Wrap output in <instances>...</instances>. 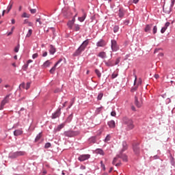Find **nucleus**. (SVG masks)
Instances as JSON below:
<instances>
[{
  "label": "nucleus",
  "mask_w": 175,
  "mask_h": 175,
  "mask_svg": "<svg viewBox=\"0 0 175 175\" xmlns=\"http://www.w3.org/2000/svg\"><path fill=\"white\" fill-rule=\"evenodd\" d=\"M28 27H33V23L32 22H29L27 23Z\"/></svg>",
  "instance_id": "864d4df0"
},
{
  "label": "nucleus",
  "mask_w": 175,
  "mask_h": 175,
  "mask_svg": "<svg viewBox=\"0 0 175 175\" xmlns=\"http://www.w3.org/2000/svg\"><path fill=\"white\" fill-rule=\"evenodd\" d=\"M29 23V21H28V19H25L23 22V24H28Z\"/></svg>",
  "instance_id": "13d9d810"
},
{
  "label": "nucleus",
  "mask_w": 175,
  "mask_h": 175,
  "mask_svg": "<svg viewBox=\"0 0 175 175\" xmlns=\"http://www.w3.org/2000/svg\"><path fill=\"white\" fill-rule=\"evenodd\" d=\"M62 61H64V59L60 58L59 61L54 65V66L49 70V72L51 75H54V73L55 72V69L57 68V66H58V65L61 64Z\"/></svg>",
  "instance_id": "20e7f679"
},
{
  "label": "nucleus",
  "mask_w": 175,
  "mask_h": 175,
  "mask_svg": "<svg viewBox=\"0 0 175 175\" xmlns=\"http://www.w3.org/2000/svg\"><path fill=\"white\" fill-rule=\"evenodd\" d=\"M36 21V23H39L40 25H42V21H40V18H37Z\"/></svg>",
  "instance_id": "5fc2aeb1"
},
{
  "label": "nucleus",
  "mask_w": 175,
  "mask_h": 175,
  "mask_svg": "<svg viewBox=\"0 0 175 175\" xmlns=\"http://www.w3.org/2000/svg\"><path fill=\"white\" fill-rule=\"evenodd\" d=\"M58 92H61V89H56L55 90V93L57 94Z\"/></svg>",
  "instance_id": "6e6d98bb"
},
{
  "label": "nucleus",
  "mask_w": 175,
  "mask_h": 175,
  "mask_svg": "<svg viewBox=\"0 0 175 175\" xmlns=\"http://www.w3.org/2000/svg\"><path fill=\"white\" fill-rule=\"evenodd\" d=\"M42 57H47V52L46 51L43 53Z\"/></svg>",
  "instance_id": "bf43d9fd"
},
{
  "label": "nucleus",
  "mask_w": 175,
  "mask_h": 175,
  "mask_svg": "<svg viewBox=\"0 0 175 175\" xmlns=\"http://www.w3.org/2000/svg\"><path fill=\"white\" fill-rule=\"evenodd\" d=\"M98 57L102 58L103 59H105V58H106L107 55H106V52L102 51L98 53Z\"/></svg>",
  "instance_id": "dca6fc26"
},
{
  "label": "nucleus",
  "mask_w": 175,
  "mask_h": 175,
  "mask_svg": "<svg viewBox=\"0 0 175 175\" xmlns=\"http://www.w3.org/2000/svg\"><path fill=\"white\" fill-rule=\"evenodd\" d=\"M158 28L157 27V26H154L153 27V33L155 34L157 33Z\"/></svg>",
  "instance_id": "8fccbe9b"
},
{
  "label": "nucleus",
  "mask_w": 175,
  "mask_h": 175,
  "mask_svg": "<svg viewBox=\"0 0 175 175\" xmlns=\"http://www.w3.org/2000/svg\"><path fill=\"white\" fill-rule=\"evenodd\" d=\"M105 65H106L107 66H114V64H113V62H111V61L106 62H105Z\"/></svg>",
  "instance_id": "a878e982"
},
{
  "label": "nucleus",
  "mask_w": 175,
  "mask_h": 175,
  "mask_svg": "<svg viewBox=\"0 0 175 175\" xmlns=\"http://www.w3.org/2000/svg\"><path fill=\"white\" fill-rule=\"evenodd\" d=\"M97 47H105L106 46V42L103 40H100L97 44H96Z\"/></svg>",
  "instance_id": "9d476101"
},
{
  "label": "nucleus",
  "mask_w": 175,
  "mask_h": 175,
  "mask_svg": "<svg viewBox=\"0 0 175 175\" xmlns=\"http://www.w3.org/2000/svg\"><path fill=\"white\" fill-rule=\"evenodd\" d=\"M118 16L120 18L124 17V10L122 9L119 10Z\"/></svg>",
  "instance_id": "bb28decb"
},
{
  "label": "nucleus",
  "mask_w": 175,
  "mask_h": 175,
  "mask_svg": "<svg viewBox=\"0 0 175 175\" xmlns=\"http://www.w3.org/2000/svg\"><path fill=\"white\" fill-rule=\"evenodd\" d=\"M89 142L90 143H96V137H92L89 139Z\"/></svg>",
  "instance_id": "b1692460"
},
{
  "label": "nucleus",
  "mask_w": 175,
  "mask_h": 175,
  "mask_svg": "<svg viewBox=\"0 0 175 175\" xmlns=\"http://www.w3.org/2000/svg\"><path fill=\"white\" fill-rule=\"evenodd\" d=\"M16 23V21L14 19L12 20V24H15Z\"/></svg>",
  "instance_id": "774afa93"
},
{
  "label": "nucleus",
  "mask_w": 175,
  "mask_h": 175,
  "mask_svg": "<svg viewBox=\"0 0 175 175\" xmlns=\"http://www.w3.org/2000/svg\"><path fill=\"white\" fill-rule=\"evenodd\" d=\"M120 61H121V58L118 57V59H116L115 65H118Z\"/></svg>",
  "instance_id": "ea45409f"
},
{
  "label": "nucleus",
  "mask_w": 175,
  "mask_h": 175,
  "mask_svg": "<svg viewBox=\"0 0 175 175\" xmlns=\"http://www.w3.org/2000/svg\"><path fill=\"white\" fill-rule=\"evenodd\" d=\"M14 136H20V135H23V131L21 130H16L14 132Z\"/></svg>",
  "instance_id": "412c9836"
},
{
  "label": "nucleus",
  "mask_w": 175,
  "mask_h": 175,
  "mask_svg": "<svg viewBox=\"0 0 175 175\" xmlns=\"http://www.w3.org/2000/svg\"><path fill=\"white\" fill-rule=\"evenodd\" d=\"M139 84L140 85V84H142V79H139V82H138V83H137V85H139Z\"/></svg>",
  "instance_id": "680f3d73"
},
{
  "label": "nucleus",
  "mask_w": 175,
  "mask_h": 175,
  "mask_svg": "<svg viewBox=\"0 0 175 175\" xmlns=\"http://www.w3.org/2000/svg\"><path fill=\"white\" fill-rule=\"evenodd\" d=\"M21 17L24 18H29V17H31L30 14H27V12H24Z\"/></svg>",
  "instance_id": "393cba45"
},
{
  "label": "nucleus",
  "mask_w": 175,
  "mask_h": 175,
  "mask_svg": "<svg viewBox=\"0 0 175 175\" xmlns=\"http://www.w3.org/2000/svg\"><path fill=\"white\" fill-rule=\"evenodd\" d=\"M124 125H126V131H132V129H135V123L132 118L124 117L122 119Z\"/></svg>",
  "instance_id": "f03ea898"
},
{
  "label": "nucleus",
  "mask_w": 175,
  "mask_h": 175,
  "mask_svg": "<svg viewBox=\"0 0 175 175\" xmlns=\"http://www.w3.org/2000/svg\"><path fill=\"white\" fill-rule=\"evenodd\" d=\"M64 135V136H66L67 137H73V136H77V132L68 131H65Z\"/></svg>",
  "instance_id": "39448f33"
},
{
  "label": "nucleus",
  "mask_w": 175,
  "mask_h": 175,
  "mask_svg": "<svg viewBox=\"0 0 175 175\" xmlns=\"http://www.w3.org/2000/svg\"><path fill=\"white\" fill-rule=\"evenodd\" d=\"M108 125L109 128H116V122H114V120H111L108 122Z\"/></svg>",
  "instance_id": "a211bd4d"
},
{
  "label": "nucleus",
  "mask_w": 175,
  "mask_h": 175,
  "mask_svg": "<svg viewBox=\"0 0 175 175\" xmlns=\"http://www.w3.org/2000/svg\"><path fill=\"white\" fill-rule=\"evenodd\" d=\"M17 157H18V156H17V152H14V153H12V154L10 155V158H12V159H14V158H17Z\"/></svg>",
  "instance_id": "c9c22d12"
},
{
  "label": "nucleus",
  "mask_w": 175,
  "mask_h": 175,
  "mask_svg": "<svg viewBox=\"0 0 175 175\" xmlns=\"http://www.w3.org/2000/svg\"><path fill=\"white\" fill-rule=\"evenodd\" d=\"M151 28H152V24L146 25L144 29L145 32H148V31H151Z\"/></svg>",
  "instance_id": "aec40b11"
},
{
  "label": "nucleus",
  "mask_w": 175,
  "mask_h": 175,
  "mask_svg": "<svg viewBox=\"0 0 175 175\" xmlns=\"http://www.w3.org/2000/svg\"><path fill=\"white\" fill-rule=\"evenodd\" d=\"M120 165H121V163H116V164H115V166H120Z\"/></svg>",
  "instance_id": "69168bd1"
},
{
  "label": "nucleus",
  "mask_w": 175,
  "mask_h": 175,
  "mask_svg": "<svg viewBox=\"0 0 175 175\" xmlns=\"http://www.w3.org/2000/svg\"><path fill=\"white\" fill-rule=\"evenodd\" d=\"M159 77V75H158V74L154 75V78L155 79H158Z\"/></svg>",
  "instance_id": "052dcab7"
},
{
  "label": "nucleus",
  "mask_w": 175,
  "mask_h": 175,
  "mask_svg": "<svg viewBox=\"0 0 175 175\" xmlns=\"http://www.w3.org/2000/svg\"><path fill=\"white\" fill-rule=\"evenodd\" d=\"M46 148H50V147H51V144H50L49 142L46 143L45 144V146H44Z\"/></svg>",
  "instance_id": "79ce46f5"
},
{
  "label": "nucleus",
  "mask_w": 175,
  "mask_h": 175,
  "mask_svg": "<svg viewBox=\"0 0 175 175\" xmlns=\"http://www.w3.org/2000/svg\"><path fill=\"white\" fill-rule=\"evenodd\" d=\"M42 138V133H40L36 137L35 142H39L40 139Z\"/></svg>",
  "instance_id": "cd10ccee"
},
{
  "label": "nucleus",
  "mask_w": 175,
  "mask_h": 175,
  "mask_svg": "<svg viewBox=\"0 0 175 175\" xmlns=\"http://www.w3.org/2000/svg\"><path fill=\"white\" fill-rule=\"evenodd\" d=\"M119 29H120V27H118L117 25L114 26L113 27V32H114V33H116V32H118Z\"/></svg>",
  "instance_id": "2f4dec72"
},
{
  "label": "nucleus",
  "mask_w": 175,
  "mask_h": 175,
  "mask_svg": "<svg viewBox=\"0 0 175 175\" xmlns=\"http://www.w3.org/2000/svg\"><path fill=\"white\" fill-rule=\"evenodd\" d=\"M133 151H134L135 154H136L137 155L140 152V148H139V146H137V145L134 146Z\"/></svg>",
  "instance_id": "f3484780"
},
{
  "label": "nucleus",
  "mask_w": 175,
  "mask_h": 175,
  "mask_svg": "<svg viewBox=\"0 0 175 175\" xmlns=\"http://www.w3.org/2000/svg\"><path fill=\"white\" fill-rule=\"evenodd\" d=\"M118 155L116 157H115L114 159H113V161H112V164L113 165H116V162H117V161H118Z\"/></svg>",
  "instance_id": "4c0bfd02"
},
{
  "label": "nucleus",
  "mask_w": 175,
  "mask_h": 175,
  "mask_svg": "<svg viewBox=\"0 0 175 175\" xmlns=\"http://www.w3.org/2000/svg\"><path fill=\"white\" fill-rule=\"evenodd\" d=\"M9 96H10V94L7 95L5 97V98L2 100L1 103V106H0V110H3V107H5L6 103H8V102H9V100L8 99L9 98Z\"/></svg>",
  "instance_id": "423d86ee"
},
{
  "label": "nucleus",
  "mask_w": 175,
  "mask_h": 175,
  "mask_svg": "<svg viewBox=\"0 0 175 175\" xmlns=\"http://www.w3.org/2000/svg\"><path fill=\"white\" fill-rule=\"evenodd\" d=\"M90 43V40H85L83 42V43L80 45V46L75 51V53L72 54L73 57H79L84 50L87 48V46H88Z\"/></svg>",
  "instance_id": "f257e3e1"
},
{
  "label": "nucleus",
  "mask_w": 175,
  "mask_h": 175,
  "mask_svg": "<svg viewBox=\"0 0 175 175\" xmlns=\"http://www.w3.org/2000/svg\"><path fill=\"white\" fill-rule=\"evenodd\" d=\"M31 35H32V29H29L28 33L26 35V38H30Z\"/></svg>",
  "instance_id": "72a5a7b5"
},
{
  "label": "nucleus",
  "mask_w": 175,
  "mask_h": 175,
  "mask_svg": "<svg viewBox=\"0 0 175 175\" xmlns=\"http://www.w3.org/2000/svg\"><path fill=\"white\" fill-rule=\"evenodd\" d=\"M12 5H9L7 8V13H9L10 10H12Z\"/></svg>",
  "instance_id": "37998d69"
},
{
  "label": "nucleus",
  "mask_w": 175,
  "mask_h": 175,
  "mask_svg": "<svg viewBox=\"0 0 175 175\" xmlns=\"http://www.w3.org/2000/svg\"><path fill=\"white\" fill-rule=\"evenodd\" d=\"M31 62H32V60L29 59V60L27 61V64L25 65V68H28V64H31Z\"/></svg>",
  "instance_id": "3c124183"
},
{
  "label": "nucleus",
  "mask_w": 175,
  "mask_h": 175,
  "mask_svg": "<svg viewBox=\"0 0 175 175\" xmlns=\"http://www.w3.org/2000/svg\"><path fill=\"white\" fill-rule=\"evenodd\" d=\"M55 47H54V46L53 45H50V49H49V53L50 54H51L52 55H54V54H55Z\"/></svg>",
  "instance_id": "2eb2a0df"
},
{
  "label": "nucleus",
  "mask_w": 175,
  "mask_h": 175,
  "mask_svg": "<svg viewBox=\"0 0 175 175\" xmlns=\"http://www.w3.org/2000/svg\"><path fill=\"white\" fill-rule=\"evenodd\" d=\"M38 57H39V55L38 53H34L32 55L33 59H35L36 58H38Z\"/></svg>",
  "instance_id": "a19ab883"
},
{
  "label": "nucleus",
  "mask_w": 175,
  "mask_h": 175,
  "mask_svg": "<svg viewBox=\"0 0 175 175\" xmlns=\"http://www.w3.org/2000/svg\"><path fill=\"white\" fill-rule=\"evenodd\" d=\"M131 109H132V110H133V111H136V108L135 107V106H132Z\"/></svg>",
  "instance_id": "e2e57ef3"
},
{
  "label": "nucleus",
  "mask_w": 175,
  "mask_h": 175,
  "mask_svg": "<svg viewBox=\"0 0 175 175\" xmlns=\"http://www.w3.org/2000/svg\"><path fill=\"white\" fill-rule=\"evenodd\" d=\"M61 116V108H59L54 113L52 114V118L55 120V118H58Z\"/></svg>",
  "instance_id": "1a4fd4ad"
},
{
  "label": "nucleus",
  "mask_w": 175,
  "mask_h": 175,
  "mask_svg": "<svg viewBox=\"0 0 175 175\" xmlns=\"http://www.w3.org/2000/svg\"><path fill=\"white\" fill-rule=\"evenodd\" d=\"M163 10L165 13H167V14H170V12H172V5H163Z\"/></svg>",
  "instance_id": "6e6552de"
},
{
  "label": "nucleus",
  "mask_w": 175,
  "mask_h": 175,
  "mask_svg": "<svg viewBox=\"0 0 175 175\" xmlns=\"http://www.w3.org/2000/svg\"><path fill=\"white\" fill-rule=\"evenodd\" d=\"M20 49V45H18L14 48L15 53H18V50Z\"/></svg>",
  "instance_id": "c03bdc74"
},
{
  "label": "nucleus",
  "mask_w": 175,
  "mask_h": 175,
  "mask_svg": "<svg viewBox=\"0 0 175 175\" xmlns=\"http://www.w3.org/2000/svg\"><path fill=\"white\" fill-rule=\"evenodd\" d=\"M74 29H75V31H80V25H75V26H74Z\"/></svg>",
  "instance_id": "e433bc0d"
},
{
  "label": "nucleus",
  "mask_w": 175,
  "mask_h": 175,
  "mask_svg": "<svg viewBox=\"0 0 175 175\" xmlns=\"http://www.w3.org/2000/svg\"><path fill=\"white\" fill-rule=\"evenodd\" d=\"M95 73L98 76V77H100L102 76L100 71H99V70H98V69L95 70Z\"/></svg>",
  "instance_id": "7c9ffc66"
},
{
  "label": "nucleus",
  "mask_w": 175,
  "mask_h": 175,
  "mask_svg": "<svg viewBox=\"0 0 175 175\" xmlns=\"http://www.w3.org/2000/svg\"><path fill=\"white\" fill-rule=\"evenodd\" d=\"M102 98H103V93H99L97 97L98 100H102Z\"/></svg>",
  "instance_id": "473e14b6"
},
{
  "label": "nucleus",
  "mask_w": 175,
  "mask_h": 175,
  "mask_svg": "<svg viewBox=\"0 0 175 175\" xmlns=\"http://www.w3.org/2000/svg\"><path fill=\"white\" fill-rule=\"evenodd\" d=\"M30 87H31V82H27L25 87V90H29Z\"/></svg>",
  "instance_id": "58836bf2"
},
{
  "label": "nucleus",
  "mask_w": 175,
  "mask_h": 175,
  "mask_svg": "<svg viewBox=\"0 0 175 175\" xmlns=\"http://www.w3.org/2000/svg\"><path fill=\"white\" fill-rule=\"evenodd\" d=\"M111 47L112 51H118V50H120V46L117 44V41H116L115 40H112L111 41Z\"/></svg>",
  "instance_id": "7ed1b4c3"
},
{
  "label": "nucleus",
  "mask_w": 175,
  "mask_h": 175,
  "mask_svg": "<svg viewBox=\"0 0 175 175\" xmlns=\"http://www.w3.org/2000/svg\"><path fill=\"white\" fill-rule=\"evenodd\" d=\"M101 167L104 171L106 170V166H105V164H102Z\"/></svg>",
  "instance_id": "4d7b16f0"
},
{
  "label": "nucleus",
  "mask_w": 175,
  "mask_h": 175,
  "mask_svg": "<svg viewBox=\"0 0 175 175\" xmlns=\"http://www.w3.org/2000/svg\"><path fill=\"white\" fill-rule=\"evenodd\" d=\"M170 23L167 22L165 24V26L163 27H162V29L161 30V33H165V31H166V29H167V27H170Z\"/></svg>",
  "instance_id": "f8f14e48"
},
{
  "label": "nucleus",
  "mask_w": 175,
  "mask_h": 175,
  "mask_svg": "<svg viewBox=\"0 0 175 175\" xmlns=\"http://www.w3.org/2000/svg\"><path fill=\"white\" fill-rule=\"evenodd\" d=\"M116 111H113L111 113V116H112V117H116Z\"/></svg>",
  "instance_id": "603ef678"
},
{
  "label": "nucleus",
  "mask_w": 175,
  "mask_h": 175,
  "mask_svg": "<svg viewBox=\"0 0 175 175\" xmlns=\"http://www.w3.org/2000/svg\"><path fill=\"white\" fill-rule=\"evenodd\" d=\"M19 88H25V83H23L20 85Z\"/></svg>",
  "instance_id": "09e8293b"
},
{
  "label": "nucleus",
  "mask_w": 175,
  "mask_h": 175,
  "mask_svg": "<svg viewBox=\"0 0 175 175\" xmlns=\"http://www.w3.org/2000/svg\"><path fill=\"white\" fill-rule=\"evenodd\" d=\"M96 154H100V155H105V152H103V150H102V149H96Z\"/></svg>",
  "instance_id": "5701e85b"
},
{
  "label": "nucleus",
  "mask_w": 175,
  "mask_h": 175,
  "mask_svg": "<svg viewBox=\"0 0 175 175\" xmlns=\"http://www.w3.org/2000/svg\"><path fill=\"white\" fill-rule=\"evenodd\" d=\"M135 90H137V87H135V88H134L133 89H132V90H131V92H134V91H135Z\"/></svg>",
  "instance_id": "0e129e2a"
},
{
  "label": "nucleus",
  "mask_w": 175,
  "mask_h": 175,
  "mask_svg": "<svg viewBox=\"0 0 175 175\" xmlns=\"http://www.w3.org/2000/svg\"><path fill=\"white\" fill-rule=\"evenodd\" d=\"M85 17H87V14L85 12H83V15L81 17H79L78 20L80 21V23H83L85 20Z\"/></svg>",
  "instance_id": "6ab92c4d"
},
{
  "label": "nucleus",
  "mask_w": 175,
  "mask_h": 175,
  "mask_svg": "<svg viewBox=\"0 0 175 175\" xmlns=\"http://www.w3.org/2000/svg\"><path fill=\"white\" fill-rule=\"evenodd\" d=\"M30 12L31 14H35L36 13V9H30Z\"/></svg>",
  "instance_id": "49530a36"
},
{
  "label": "nucleus",
  "mask_w": 175,
  "mask_h": 175,
  "mask_svg": "<svg viewBox=\"0 0 175 175\" xmlns=\"http://www.w3.org/2000/svg\"><path fill=\"white\" fill-rule=\"evenodd\" d=\"M50 65H51V62H50L49 60L46 61L42 66V68H43V69L46 68H49L50 67Z\"/></svg>",
  "instance_id": "4468645a"
},
{
  "label": "nucleus",
  "mask_w": 175,
  "mask_h": 175,
  "mask_svg": "<svg viewBox=\"0 0 175 175\" xmlns=\"http://www.w3.org/2000/svg\"><path fill=\"white\" fill-rule=\"evenodd\" d=\"M64 126H65V123H62L61 124H59L57 128L56 129V131L57 132H59V131H61L62 129V128H64Z\"/></svg>",
  "instance_id": "4be33fe9"
},
{
  "label": "nucleus",
  "mask_w": 175,
  "mask_h": 175,
  "mask_svg": "<svg viewBox=\"0 0 175 175\" xmlns=\"http://www.w3.org/2000/svg\"><path fill=\"white\" fill-rule=\"evenodd\" d=\"M117 76H118V74L113 72L111 75L112 79H116V77H117Z\"/></svg>",
  "instance_id": "de8ad7c7"
},
{
  "label": "nucleus",
  "mask_w": 175,
  "mask_h": 175,
  "mask_svg": "<svg viewBox=\"0 0 175 175\" xmlns=\"http://www.w3.org/2000/svg\"><path fill=\"white\" fill-rule=\"evenodd\" d=\"M73 24H75V23L71 22V21H68L67 25L70 27V29H72V28L73 27Z\"/></svg>",
  "instance_id": "f704fd0d"
},
{
  "label": "nucleus",
  "mask_w": 175,
  "mask_h": 175,
  "mask_svg": "<svg viewBox=\"0 0 175 175\" xmlns=\"http://www.w3.org/2000/svg\"><path fill=\"white\" fill-rule=\"evenodd\" d=\"M111 137L108 135H107L106 138L105 139V142H109Z\"/></svg>",
  "instance_id": "a18cd8bd"
},
{
  "label": "nucleus",
  "mask_w": 175,
  "mask_h": 175,
  "mask_svg": "<svg viewBox=\"0 0 175 175\" xmlns=\"http://www.w3.org/2000/svg\"><path fill=\"white\" fill-rule=\"evenodd\" d=\"M118 158H121L124 162H128V157L125 154H120L118 155Z\"/></svg>",
  "instance_id": "ddd939ff"
},
{
  "label": "nucleus",
  "mask_w": 175,
  "mask_h": 175,
  "mask_svg": "<svg viewBox=\"0 0 175 175\" xmlns=\"http://www.w3.org/2000/svg\"><path fill=\"white\" fill-rule=\"evenodd\" d=\"M122 146H123L122 151H125V150L128 148V144H126V142H123Z\"/></svg>",
  "instance_id": "c756f323"
},
{
  "label": "nucleus",
  "mask_w": 175,
  "mask_h": 175,
  "mask_svg": "<svg viewBox=\"0 0 175 175\" xmlns=\"http://www.w3.org/2000/svg\"><path fill=\"white\" fill-rule=\"evenodd\" d=\"M16 154L18 157H23V155H25V152L19 151L16 152Z\"/></svg>",
  "instance_id": "c85d7f7f"
},
{
  "label": "nucleus",
  "mask_w": 175,
  "mask_h": 175,
  "mask_svg": "<svg viewBox=\"0 0 175 175\" xmlns=\"http://www.w3.org/2000/svg\"><path fill=\"white\" fill-rule=\"evenodd\" d=\"M139 2V0H133V3H137Z\"/></svg>",
  "instance_id": "338daca9"
},
{
  "label": "nucleus",
  "mask_w": 175,
  "mask_h": 175,
  "mask_svg": "<svg viewBox=\"0 0 175 175\" xmlns=\"http://www.w3.org/2000/svg\"><path fill=\"white\" fill-rule=\"evenodd\" d=\"M135 105L137 106V107H142V105H143V101L141 100V102H139V100L137 99V97H135Z\"/></svg>",
  "instance_id": "9b49d317"
},
{
  "label": "nucleus",
  "mask_w": 175,
  "mask_h": 175,
  "mask_svg": "<svg viewBox=\"0 0 175 175\" xmlns=\"http://www.w3.org/2000/svg\"><path fill=\"white\" fill-rule=\"evenodd\" d=\"M90 157L91 155L90 154H82L79 157L78 159L81 162H84V161H87V159H90Z\"/></svg>",
  "instance_id": "0eeeda50"
}]
</instances>
